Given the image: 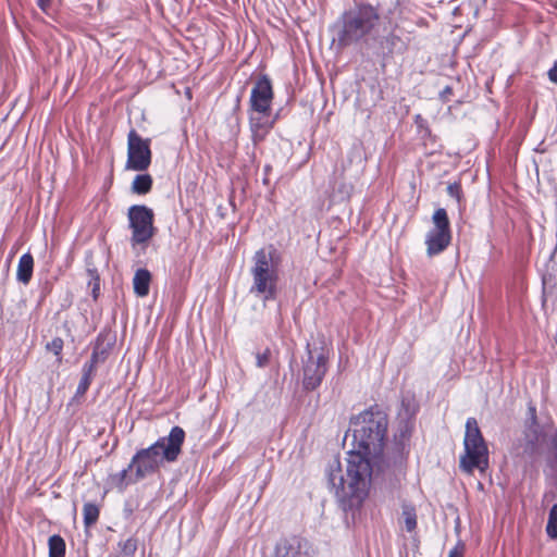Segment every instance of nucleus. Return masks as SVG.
Segmentation results:
<instances>
[{
	"mask_svg": "<svg viewBox=\"0 0 557 557\" xmlns=\"http://www.w3.org/2000/svg\"><path fill=\"white\" fill-rule=\"evenodd\" d=\"M382 471L381 463H374L360 451H350L346 459V469H342L338 460L329 466L327 480L345 508L359 507L369 493L371 476L374 470Z\"/></svg>",
	"mask_w": 557,
	"mask_h": 557,
	"instance_id": "nucleus-1",
	"label": "nucleus"
},
{
	"mask_svg": "<svg viewBox=\"0 0 557 557\" xmlns=\"http://www.w3.org/2000/svg\"><path fill=\"white\" fill-rule=\"evenodd\" d=\"M387 425V414L376 406L371 407L350 419L345 441L351 437L354 451H360L375 465L383 463Z\"/></svg>",
	"mask_w": 557,
	"mask_h": 557,
	"instance_id": "nucleus-2",
	"label": "nucleus"
},
{
	"mask_svg": "<svg viewBox=\"0 0 557 557\" xmlns=\"http://www.w3.org/2000/svg\"><path fill=\"white\" fill-rule=\"evenodd\" d=\"M184 440L185 431L181 426H174L168 436L159 438L148 448L138 450L128 465V469L135 468V480H141L156 472L164 461H176Z\"/></svg>",
	"mask_w": 557,
	"mask_h": 557,
	"instance_id": "nucleus-3",
	"label": "nucleus"
},
{
	"mask_svg": "<svg viewBox=\"0 0 557 557\" xmlns=\"http://www.w3.org/2000/svg\"><path fill=\"white\" fill-rule=\"evenodd\" d=\"M380 23L377 10L369 4L355 7L343 13L337 24L336 40L339 47L366 41Z\"/></svg>",
	"mask_w": 557,
	"mask_h": 557,
	"instance_id": "nucleus-4",
	"label": "nucleus"
},
{
	"mask_svg": "<svg viewBox=\"0 0 557 557\" xmlns=\"http://www.w3.org/2000/svg\"><path fill=\"white\" fill-rule=\"evenodd\" d=\"M275 253L276 250L270 246L257 250L252 257L250 293L263 300L273 299L276 295L278 270Z\"/></svg>",
	"mask_w": 557,
	"mask_h": 557,
	"instance_id": "nucleus-5",
	"label": "nucleus"
},
{
	"mask_svg": "<svg viewBox=\"0 0 557 557\" xmlns=\"http://www.w3.org/2000/svg\"><path fill=\"white\" fill-rule=\"evenodd\" d=\"M465 454L460 457V469L472 473L474 469L481 472L488 467V450L474 418L466 422Z\"/></svg>",
	"mask_w": 557,
	"mask_h": 557,
	"instance_id": "nucleus-6",
	"label": "nucleus"
},
{
	"mask_svg": "<svg viewBox=\"0 0 557 557\" xmlns=\"http://www.w3.org/2000/svg\"><path fill=\"white\" fill-rule=\"evenodd\" d=\"M129 228L132 230L131 244L133 248L141 246L146 248L154 236L153 211L143 205H135L128 209Z\"/></svg>",
	"mask_w": 557,
	"mask_h": 557,
	"instance_id": "nucleus-7",
	"label": "nucleus"
},
{
	"mask_svg": "<svg viewBox=\"0 0 557 557\" xmlns=\"http://www.w3.org/2000/svg\"><path fill=\"white\" fill-rule=\"evenodd\" d=\"M432 220L434 227L428 233L425 239L429 256L442 252L449 245L451 238L449 220L445 209H437Z\"/></svg>",
	"mask_w": 557,
	"mask_h": 557,
	"instance_id": "nucleus-8",
	"label": "nucleus"
},
{
	"mask_svg": "<svg viewBox=\"0 0 557 557\" xmlns=\"http://www.w3.org/2000/svg\"><path fill=\"white\" fill-rule=\"evenodd\" d=\"M151 163L150 140L141 138L132 129L127 137V163L126 168L143 172Z\"/></svg>",
	"mask_w": 557,
	"mask_h": 557,
	"instance_id": "nucleus-9",
	"label": "nucleus"
},
{
	"mask_svg": "<svg viewBox=\"0 0 557 557\" xmlns=\"http://www.w3.org/2000/svg\"><path fill=\"white\" fill-rule=\"evenodd\" d=\"M326 373V357L322 351L310 349L307 345V359L304 360L302 367V384L305 389L313 391L322 382Z\"/></svg>",
	"mask_w": 557,
	"mask_h": 557,
	"instance_id": "nucleus-10",
	"label": "nucleus"
},
{
	"mask_svg": "<svg viewBox=\"0 0 557 557\" xmlns=\"http://www.w3.org/2000/svg\"><path fill=\"white\" fill-rule=\"evenodd\" d=\"M273 99L272 84L268 76H261L255 83L250 95V108L255 113H270Z\"/></svg>",
	"mask_w": 557,
	"mask_h": 557,
	"instance_id": "nucleus-11",
	"label": "nucleus"
},
{
	"mask_svg": "<svg viewBox=\"0 0 557 557\" xmlns=\"http://www.w3.org/2000/svg\"><path fill=\"white\" fill-rule=\"evenodd\" d=\"M529 414L531 422L524 431L522 454L533 456L539 451L540 443L543 440V432L536 422L535 407L529 406Z\"/></svg>",
	"mask_w": 557,
	"mask_h": 557,
	"instance_id": "nucleus-12",
	"label": "nucleus"
},
{
	"mask_svg": "<svg viewBox=\"0 0 557 557\" xmlns=\"http://www.w3.org/2000/svg\"><path fill=\"white\" fill-rule=\"evenodd\" d=\"M278 557H311L308 541L301 537L285 540L277 548Z\"/></svg>",
	"mask_w": 557,
	"mask_h": 557,
	"instance_id": "nucleus-13",
	"label": "nucleus"
},
{
	"mask_svg": "<svg viewBox=\"0 0 557 557\" xmlns=\"http://www.w3.org/2000/svg\"><path fill=\"white\" fill-rule=\"evenodd\" d=\"M251 138L255 145L262 141L273 126L274 121L270 120V113L252 112L249 119Z\"/></svg>",
	"mask_w": 557,
	"mask_h": 557,
	"instance_id": "nucleus-14",
	"label": "nucleus"
},
{
	"mask_svg": "<svg viewBox=\"0 0 557 557\" xmlns=\"http://www.w3.org/2000/svg\"><path fill=\"white\" fill-rule=\"evenodd\" d=\"M33 270H34L33 256L29 252L24 253L18 260L17 271H16V280L20 283L27 285L32 280Z\"/></svg>",
	"mask_w": 557,
	"mask_h": 557,
	"instance_id": "nucleus-15",
	"label": "nucleus"
},
{
	"mask_svg": "<svg viewBox=\"0 0 557 557\" xmlns=\"http://www.w3.org/2000/svg\"><path fill=\"white\" fill-rule=\"evenodd\" d=\"M151 274L146 269H138L133 278L134 292L138 297H145L149 294Z\"/></svg>",
	"mask_w": 557,
	"mask_h": 557,
	"instance_id": "nucleus-16",
	"label": "nucleus"
},
{
	"mask_svg": "<svg viewBox=\"0 0 557 557\" xmlns=\"http://www.w3.org/2000/svg\"><path fill=\"white\" fill-rule=\"evenodd\" d=\"M401 519L405 529L408 532H412L417 527V512L416 508L410 504H403L401 506Z\"/></svg>",
	"mask_w": 557,
	"mask_h": 557,
	"instance_id": "nucleus-17",
	"label": "nucleus"
},
{
	"mask_svg": "<svg viewBox=\"0 0 557 557\" xmlns=\"http://www.w3.org/2000/svg\"><path fill=\"white\" fill-rule=\"evenodd\" d=\"M152 186V178L149 174H140L135 176L132 190L138 195H145L150 191Z\"/></svg>",
	"mask_w": 557,
	"mask_h": 557,
	"instance_id": "nucleus-18",
	"label": "nucleus"
},
{
	"mask_svg": "<svg viewBox=\"0 0 557 557\" xmlns=\"http://www.w3.org/2000/svg\"><path fill=\"white\" fill-rule=\"evenodd\" d=\"M132 470L133 469H128L127 467L126 469H123L121 472L112 475L111 480L120 491H123L128 484L138 481L135 480V473L128 474V472Z\"/></svg>",
	"mask_w": 557,
	"mask_h": 557,
	"instance_id": "nucleus-19",
	"label": "nucleus"
},
{
	"mask_svg": "<svg viewBox=\"0 0 557 557\" xmlns=\"http://www.w3.org/2000/svg\"><path fill=\"white\" fill-rule=\"evenodd\" d=\"M49 557H64L65 542L60 535H52L48 541Z\"/></svg>",
	"mask_w": 557,
	"mask_h": 557,
	"instance_id": "nucleus-20",
	"label": "nucleus"
},
{
	"mask_svg": "<svg viewBox=\"0 0 557 557\" xmlns=\"http://www.w3.org/2000/svg\"><path fill=\"white\" fill-rule=\"evenodd\" d=\"M83 515H84V524H85V527L88 528V527L92 525L94 523H96V521L98 520L99 508L95 504L87 503L84 505Z\"/></svg>",
	"mask_w": 557,
	"mask_h": 557,
	"instance_id": "nucleus-21",
	"label": "nucleus"
},
{
	"mask_svg": "<svg viewBox=\"0 0 557 557\" xmlns=\"http://www.w3.org/2000/svg\"><path fill=\"white\" fill-rule=\"evenodd\" d=\"M546 533L550 539H557V504L550 508L546 524Z\"/></svg>",
	"mask_w": 557,
	"mask_h": 557,
	"instance_id": "nucleus-22",
	"label": "nucleus"
},
{
	"mask_svg": "<svg viewBox=\"0 0 557 557\" xmlns=\"http://www.w3.org/2000/svg\"><path fill=\"white\" fill-rule=\"evenodd\" d=\"M137 549V541L135 539H127L122 544V554L125 557L133 556Z\"/></svg>",
	"mask_w": 557,
	"mask_h": 557,
	"instance_id": "nucleus-23",
	"label": "nucleus"
},
{
	"mask_svg": "<svg viewBox=\"0 0 557 557\" xmlns=\"http://www.w3.org/2000/svg\"><path fill=\"white\" fill-rule=\"evenodd\" d=\"M46 348L59 356L63 348V341L60 337H55L46 345Z\"/></svg>",
	"mask_w": 557,
	"mask_h": 557,
	"instance_id": "nucleus-24",
	"label": "nucleus"
},
{
	"mask_svg": "<svg viewBox=\"0 0 557 557\" xmlns=\"http://www.w3.org/2000/svg\"><path fill=\"white\" fill-rule=\"evenodd\" d=\"M270 350L269 349H265L263 352H259L257 354L256 356V359H257V366L259 368H264L269 364V361H270Z\"/></svg>",
	"mask_w": 557,
	"mask_h": 557,
	"instance_id": "nucleus-25",
	"label": "nucleus"
},
{
	"mask_svg": "<svg viewBox=\"0 0 557 557\" xmlns=\"http://www.w3.org/2000/svg\"><path fill=\"white\" fill-rule=\"evenodd\" d=\"M91 380L92 379H90V377L82 375V379H81L79 384L77 386L76 395H79V396L84 395L87 392V389L89 388Z\"/></svg>",
	"mask_w": 557,
	"mask_h": 557,
	"instance_id": "nucleus-26",
	"label": "nucleus"
},
{
	"mask_svg": "<svg viewBox=\"0 0 557 557\" xmlns=\"http://www.w3.org/2000/svg\"><path fill=\"white\" fill-rule=\"evenodd\" d=\"M96 372V366L94 363L86 362L83 367V376L92 379Z\"/></svg>",
	"mask_w": 557,
	"mask_h": 557,
	"instance_id": "nucleus-27",
	"label": "nucleus"
},
{
	"mask_svg": "<svg viewBox=\"0 0 557 557\" xmlns=\"http://www.w3.org/2000/svg\"><path fill=\"white\" fill-rule=\"evenodd\" d=\"M548 77L553 83L557 84V61L554 63L553 67L548 71Z\"/></svg>",
	"mask_w": 557,
	"mask_h": 557,
	"instance_id": "nucleus-28",
	"label": "nucleus"
},
{
	"mask_svg": "<svg viewBox=\"0 0 557 557\" xmlns=\"http://www.w3.org/2000/svg\"><path fill=\"white\" fill-rule=\"evenodd\" d=\"M448 557H462V547L456 546L449 552Z\"/></svg>",
	"mask_w": 557,
	"mask_h": 557,
	"instance_id": "nucleus-29",
	"label": "nucleus"
},
{
	"mask_svg": "<svg viewBox=\"0 0 557 557\" xmlns=\"http://www.w3.org/2000/svg\"><path fill=\"white\" fill-rule=\"evenodd\" d=\"M50 3L51 0H37V4L42 11H47L50 7Z\"/></svg>",
	"mask_w": 557,
	"mask_h": 557,
	"instance_id": "nucleus-30",
	"label": "nucleus"
},
{
	"mask_svg": "<svg viewBox=\"0 0 557 557\" xmlns=\"http://www.w3.org/2000/svg\"><path fill=\"white\" fill-rule=\"evenodd\" d=\"M98 360H99V352L97 350H94L88 363H94V366H96Z\"/></svg>",
	"mask_w": 557,
	"mask_h": 557,
	"instance_id": "nucleus-31",
	"label": "nucleus"
},
{
	"mask_svg": "<svg viewBox=\"0 0 557 557\" xmlns=\"http://www.w3.org/2000/svg\"><path fill=\"white\" fill-rule=\"evenodd\" d=\"M99 278L97 277L96 278V283L94 284V287H92V294H94V297L96 298L97 297V294L96 292L99 289Z\"/></svg>",
	"mask_w": 557,
	"mask_h": 557,
	"instance_id": "nucleus-32",
	"label": "nucleus"
},
{
	"mask_svg": "<svg viewBox=\"0 0 557 557\" xmlns=\"http://www.w3.org/2000/svg\"><path fill=\"white\" fill-rule=\"evenodd\" d=\"M451 92V89L449 87H446L443 91V95H448Z\"/></svg>",
	"mask_w": 557,
	"mask_h": 557,
	"instance_id": "nucleus-33",
	"label": "nucleus"
},
{
	"mask_svg": "<svg viewBox=\"0 0 557 557\" xmlns=\"http://www.w3.org/2000/svg\"><path fill=\"white\" fill-rule=\"evenodd\" d=\"M405 414H406V417H410V416H412V413H409L407 409H406V411H405Z\"/></svg>",
	"mask_w": 557,
	"mask_h": 557,
	"instance_id": "nucleus-34",
	"label": "nucleus"
}]
</instances>
